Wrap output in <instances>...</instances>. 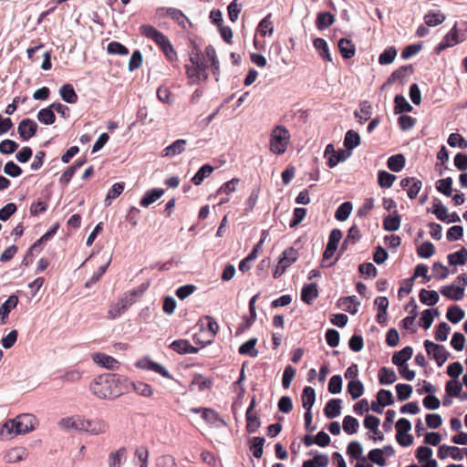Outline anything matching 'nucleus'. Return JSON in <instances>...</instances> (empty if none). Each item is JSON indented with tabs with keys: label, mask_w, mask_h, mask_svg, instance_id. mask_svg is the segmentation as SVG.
Returning a JSON list of instances; mask_svg holds the SVG:
<instances>
[{
	"label": "nucleus",
	"mask_w": 467,
	"mask_h": 467,
	"mask_svg": "<svg viewBox=\"0 0 467 467\" xmlns=\"http://www.w3.org/2000/svg\"><path fill=\"white\" fill-rule=\"evenodd\" d=\"M90 392L99 400H115L126 394L125 376L114 373H103L89 384Z\"/></svg>",
	"instance_id": "1"
},
{
	"label": "nucleus",
	"mask_w": 467,
	"mask_h": 467,
	"mask_svg": "<svg viewBox=\"0 0 467 467\" xmlns=\"http://www.w3.org/2000/svg\"><path fill=\"white\" fill-rule=\"evenodd\" d=\"M290 142V132L282 125L275 126L270 133L269 149L271 152L281 155L285 152Z\"/></svg>",
	"instance_id": "2"
},
{
	"label": "nucleus",
	"mask_w": 467,
	"mask_h": 467,
	"mask_svg": "<svg viewBox=\"0 0 467 467\" xmlns=\"http://www.w3.org/2000/svg\"><path fill=\"white\" fill-rule=\"evenodd\" d=\"M138 296L136 290L130 291L121 296L116 303L111 304L107 313V318L116 319L120 317L130 306L135 303V297Z\"/></svg>",
	"instance_id": "3"
},
{
	"label": "nucleus",
	"mask_w": 467,
	"mask_h": 467,
	"mask_svg": "<svg viewBox=\"0 0 467 467\" xmlns=\"http://www.w3.org/2000/svg\"><path fill=\"white\" fill-rule=\"evenodd\" d=\"M156 16L158 18H163L165 16L171 17L179 26L183 30H187L188 26H192L190 19L184 15V13L175 7H158L156 9Z\"/></svg>",
	"instance_id": "4"
},
{
	"label": "nucleus",
	"mask_w": 467,
	"mask_h": 467,
	"mask_svg": "<svg viewBox=\"0 0 467 467\" xmlns=\"http://www.w3.org/2000/svg\"><path fill=\"white\" fill-rule=\"evenodd\" d=\"M139 32L142 36L153 41L160 50L171 42L166 35L149 24L141 25L139 27Z\"/></svg>",
	"instance_id": "5"
},
{
	"label": "nucleus",
	"mask_w": 467,
	"mask_h": 467,
	"mask_svg": "<svg viewBox=\"0 0 467 467\" xmlns=\"http://www.w3.org/2000/svg\"><path fill=\"white\" fill-rule=\"evenodd\" d=\"M109 423L100 418H95L92 420L80 418V423H78V431H86L92 435L104 434L109 431Z\"/></svg>",
	"instance_id": "6"
},
{
	"label": "nucleus",
	"mask_w": 467,
	"mask_h": 467,
	"mask_svg": "<svg viewBox=\"0 0 467 467\" xmlns=\"http://www.w3.org/2000/svg\"><path fill=\"white\" fill-rule=\"evenodd\" d=\"M206 65L201 63L195 66L185 65V73L189 79V84H199L201 81H206L209 78L206 71Z\"/></svg>",
	"instance_id": "7"
},
{
	"label": "nucleus",
	"mask_w": 467,
	"mask_h": 467,
	"mask_svg": "<svg viewBox=\"0 0 467 467\" xmlns=\"http://www.w3.org/2000/svg\"><path fill=\"white\" fill-rule=\"evenodd\" d=\"M411 429V423L405 418L400 419L396 422V440L398 443L403 447L410 446L413 442V437L410 434L406 435V441L403 440V435L409 432Z\"/></svg>",
	"instance_id": "8"
},
{
	"label": "nucleus",
	"mask_w": 467,
	"mask_h": 467,
	"mask_svg": "<svg viewBox=\"0 0 467 467\" xmlns=\"http://www.w3.org/2000/svg\"><path fill=\"white\" fill-rule=\"evenodd\" d=\"M424 347L427 353L432 355L439 367L442 366L450 356L442 345L435 344L431 340H425Z\"/></svg>",
	"instance_id": "9"
},
{
	"label": "nucleus",
	"mask_w": 467,
	"mask_h": 467,
	"mask_svg": "<svg viewBox=\"0 0 467 467\" xmlns=\"http://www.w3.org/2000/svg\"><path fill=\"white\" fill-rule=\"evenodd\" d=\"M18 433L26 434L36 429L38 425L37 419L33 414H21L15 418Z\"/></svg>",
	"instance_id": "10"
},
{
	"label": "nucleus",
	"mask_w": 467,
	"mask_h": 467,
	"mask_svg": "<svg viewBox=\"0 0 467 467\" xmlns=\"http://www.w3.org/2000/svg\"><path fill=\"white\" fill-rule=\"evenodd\" d=\"M414 71L412 65H405L401 66L396 70H394L391 75L389 77L387 81L382 86V88H384L387 86H389L396 81H400L401 85H403L406 81V78L410 76Z\"/></svg>",
	"instance_id": "11"
},
{
	"label": "nucleus",
	"mask_w": 467,
	"mask_h": 467,
	"mask_svg": "<svg viewBox=\"0 0 467 467\" xmlns=\"http://www.w3.org/2000/svg\"><path fill=\"white\" fill-rule=\"evenodd\" d=\"M125 385L126 394L130 392L131 390L146 398L151 397L153 394V389L151 386L141 381H130L127 377H125Z\"/></svg>",
	"instance_id": "12"
},
{
	"label": "nucleus",
	"mask_w": 467,
	"mask_h": 467,
	"mask_svg": "<svg viewBox=\"0 0 467 467\" xmlns=\"http://www.w3.org/2000/svg\"><path fill=\"white\" fill-rule=\"evenodd\" d=\"M400 184L403 190L407 191V195L411 200L417 197L422 187L421 181L415 177L403 178Z\"/></svg>",
	"instance_id": "13"
},
{
	"label": "nucleus",
	"mask_w": 467,
	"mask_h": 467,
	"mask_svg": "<svg viewBox=\"0 0 467 467\" xmlns=\"http://www.w3.org/2000/svg\"><path fill=\"white\" fill-rule=\"evenodd\" d=\"M462 40L460 39L458 29L454 26L441 39V41L435 47L437 54L445 50L448 47H453L459 44Z\"/></svg>",
	"instance_id": "14"
},
{
	"label": "nucleus",
	"mask_w": 467,
	"mask_h": 467,
	"mask_svg": "<svg viewBox=\"0 0 467 467\" xmlns=\"http://www.w3.org/2000/svg\"><path fill=\"white\" fill-rule=\"evenodd\" d=\"M37 124L31 119H24L20 121L17 131L23 140H28L34 137L37 131Z\"/></svg>",
	"instance_id": "15"
},
{
	"label": "nucleus",
	"mask_w": 467,
	"mask_h": 467,
	"mask_svg": "<svg viewBox=\"0 0 467 467\" xmlns=\"http://www.w3.org/2000/svg\"><path fill=\"white\" fill-rule=\"evenodd\" d=\"M91 358L96 364L108 369L116 368L119 363L113 357L101 352L92 354Z\"/></svg>",
	"instance_id": "16"
},
{
	"label": "nucleus",
	"mask_w": 467,
	"mask_h": 467,
	"mask_svg": "<svg viewBox=\"0 0 467 467\" xmlns=\"http://www.w3.org/2000/svg\"><path fill=\"white\" fill-rule=\"evenodd\" d=\"M17 426L15 419L6 420L0 429V439L3 441H9L20 433L17 432Z\"/></svg>",
	"instance_id": "17"
},
{
	"label": "nucleus",
	"mask_w": 467,
	"mask_h": 467,
	"mask_svg": "<svg viewBox=\"0 0 467 467\" xmlns=\"http://www.w3.org/2000/svg\"><path fill=\"white\" fill-rule=\"evenodd\" d=\"M170 348L179 354H195L199 351L198 348L191 345L186 339L174 340Z\"/></svg>",
	"instance_id": "18"
},
{
	"label": "nucleus",
	"mask_w": 467,
	"mask_h": 467,
	"mask_svg": "<svg viewBox=\"0 0 467 467\" xmlns=\"http://www.w3.org/2000/svg\"><path fill=\"white\" fill-rule=\"evenodd\" d=\"M186 145V140H176L170 146L163 149L161 155L162 157H173L175 155L181 154L185 150Z\"/></svg>",
	"instance_id": "19"
},
{
	"label": "nucleus",
	"mask_w": 467,
	"mask_h": 467,
	"mask_svg": "<svg viewBox=\"0 0 467 467\" xmlns=\"http://www.w3.org/2000/svg\"><path fill=\"white\" fill-rule=\"evenodd\" d=\"M440 292L443 296L455 301L462 300L464 296V289L454 285H445Z\"/></svg>",
	"instance_id": "20"
},
{
	"label": "nucleus",
	"mask_w": 467,
	"mask_h": 467,
	"mask_svg": "<svg viewBox=\"0 0 467 467\" xmlns=\"http://www.w3.org/2000/svg\"><path fill=\"white\" fill-rule=\"evenodd\" d=\"M413 354V349L411 347L407 346L403 348L401 350L397 351L393 354L391 358V361L396 366L406 365L407 361L411 358Z\"/></svg>",
	"instance_id": "21"
},
{
	"label": "nucleus",
	"mask_w": 467,
	"mask_h": 467,
	"mask_svg": "<svg viewBox=\"0 0 467 467\" xmlns=\"http://www.w3.org/2000/svg\"><path fill=\"white\" fill-rule=\"evenodd\" d=\"M318 296L317 285L314 283L305 285L301 291V300L307 305H311Z\"/></svg>",
	"instance_id": "22"
},
{
	"label": "nucleus",
	"mask_w": 467,
	"mask_h": 467,
	"mask_svg": "<svg viewBox=\"0 0 467 467\" xmlns=\"http://www.w3.org/2000/svg\"><path fill=\"white\" fill-rule=\"evenodd\" d=\"M341 400L340 399H332L327 401L325 406L324 413L327 418L334 419L340 415L341 413Z\"/></svg>",
	"instance_id": "23"
},
{
	"label": "nucleus",
	"mask_w": 467,
	"mask_h": 467,
	"mask_svg": "<svg viewBox=\"0 0 467 467\" xmlns=\"http://www.w3.org/2000/svg\"><path fill=\"white\" fill-rule=\"evenodd\" d=\"M164 193L163 189L154 188L145 192L143 197L140 199V204L142 207H148L157 200H159Z\"/></svg>",
	"instance_id": "24"
},
{
	"label": "nucleus",
	"mask_w": 467,
	"mask_h": 467,
	"mask_svg": "<svg viewBox=\"0 0 467 467\" xmlns=\"http://www.w3.org/2000/svg\"><path fill=\"white\" fill-rule=\"evenodd\" d=\"M338 50L345 59H349L355 56V45L350 39L341 38L338 42Z\"/></svg>",
	"instance_id": "25"
},
{
	"label": "nucleus",
	"mask_w": 467,
	"mask_h": 467,
	"mask_svg": "<svg viewBox=\"0 0 467 467\" xmlns=\"http://www.w3.org/2000/svg\"><path fill=\"white\" fill-rule=\"evenodd\" d=\"M205 55L207 58L211 61V69L215 77L216 81L219 80V72H220V64L216 56V51L213 46H208L205 47Z\"/></svg>",
	"instance_id": "26"
},
{
	"label": "nucleus",
	"mask_w": 467,
	"mask_h": 467,
	"mask_svg": "<svg viewBox=\"0 0 467 467\" xmlns=\"http://www.w3.org/2000/svg\"><path fill=\"white\" fill-rule=\"evenodd\" d=\"M59 94L64 101L69 104L78 102V96L77 95L71 84H65L59 88Z\"/></svg>",
	"instance_id": "27"
},
{
	"label": "nucleus",
	"mask_w": 467,
	"mask_h": 467,
	"mask_svg": "<svg viewBox=\"0 0 467 467\" xmlns=\"http://www.w3.org/2000/svg\"><path fill=\"white\" fill-rule=\"evenodd\" d=\"M142 365L140 366L142 368L152 370L166 379H172V376L170 372L161 364L156 363L152 360L146 359L140 362Z\"/></svg>",
	"instance_id": "28"
},
{
	"label": "nucleus",
	"mask_w": 467,
	"mask_h": 467,
	"mask_svg": "<svg viewBox=\"0 0 467 467\" xmlns=\"http://www.w3.org/2000/svg\"><path fill=\"white\" fill-rule=\"evenodd\" d=\"M298 258V252L294 247L286 248L283 253L279 259V263L282 265H285L287 269L292 264H294Z\"/></svg>",
	"instance_id": "29"
},
{
	"label": "nucleus",
	"mask_w": 467,
	"mask_h": 467,
	"mask_svg": "<svg viewBox=\"0 0 467 467\" xmlns=\"http://www.w3.org/2000/svg\"><path fill=\"white\" fill-rule=\"evenodd\" d=\"M302 406L306 410H310L316 400V391L312 387H305L301 396Z\"/></svg>",
	"instance_id": "30"
},
{
	"label": "nucleus",
	"mask_w": 467,
	"mask_h": 467,
	"mask_svg": "<svg viewBox=\"0 0 467 467\" xmlns=\"http://www.w3.org/2000/svg\"><path fill=\"white\" fill-rule=\"evenodd\" d=\"M379 381L381 385H390L397 380V376L392 368L382 367L379 370Z\"/></svg>",
	"instance_id": "31"
},
{
	"label": "nucleus",
	"mask_w": 467,
	"mask_h": 467,
	"mask_svg": "<svg viewBox=\"0 0 467 467\" xmlns=\"http://www.w3.org/2000/svg\"><path fill=\"white\" fill-rule=\"evenodd\" d=\"M335 22V16L329 12H320L317 14L316 26L318 30H324Z\"/></svg>",
	"instance_id": "32"
},
{
	"label": "nucleus",
	"mask_w": 467,
	"mask_h": 467,
	"mask_svg": "<svg viewBox=\"0 0 467 467\" xmlns=\"http://www.w3.org/2000/svg\"><path fill=\"white\" fill-rule=\"evenodd\" d=\"M272 14H268L265 17H264L257 26V32L262 36H272L274 33V23L272 21Z\"/></svg>",
	"instance_id": "33"
},
{
	"label": "nucleus",
	"mask_w": 467,
	"mask_h": 467,
	"mask_svg": "<svg viewBox=\"0 0 467 467\" xmlns=\"http://www.w3.org/2000/svg\"><path fill=\"white\" fill-rule=\"evenodd\" d=\"M214 171V168L210 164H204L202 166L195 175L192 178V182L194 185H201L204 179L208 178L213 171Z\"/></svg>",
	"instance_id": "34"
},
{
	"label": "nucleus",
	"mask_w": 467,
	"mask_h": 467,
	"mask_svg": "<svg viewBox=\"0 0 467 467\" xmlns=\"http://www.w3.org/2000/svg\"><path fill=\"white\" fill-rule=\"evenodd\" d=\"M18 303V297L16 296H10L6 301L0 307V317L2 323H5V319L8 317L12 309H14Z\"/></svg>",
	"instance_id": "35"
},
{
	"label": "nucleus",
	"mask_w": 467,
	"mask_h": 467,
	"mask_svg": "<svg viewBox=\"0 0 467 467\" xmlns=\"http://www.w3.org/2000/svg\"><path fill=\"white\" fill-rule=\"evenodd\" d=\"M314 47L318 51L319 56L329 62H332V57L329 53L327 43L325 39L317 37L313 41Z\"/></svg>",
	"instance_id": "36"
},
{
	"label": "nucleus",
	"mask_w": 467,
	"mask_h": 467,
	"mask_svg": "<svg viewBox=\"0 0 467 467\" xmlns=\"http://www.w3.org/2000/svg\"><path fill=\"white\" fill-rule=\"evenodd\" d=\"M419 297L420 302L427 306H434L440 298L436 291L424 288L420 291Z\"/></svg>",
	"instance_id": "37"
},
{
	"label": "nucleus",
	"mask_w": 467,
	"mask_h": 467,
	"mask_svg": "<svg viewBox=\"0 0 467 467\" xmlns=\"http://www.w3.org/2000/svg\"><path fill=\"white\" fill-rule=\"evenodd\" d=\"M405 162L406 160L402 154H395L388 159L387 164L390 171L399 172L404 168Z\"/></svg>",
	"instance_id": "38"
},
{
	"label": "nucleus",
	"mask_w": 467,
	"mask_h": 467,
	"mask_svg": "<svg viewBox=\"0 0 467 467\" xmlns=\"http://www.w3.org/2000/svg\"><path fill=\"white\" fill-rule=\"evenodd\" d=\"M192 385L196 386L199 391H204L213 387V380L211 378H205L202 374H196L193 377Z\"/></svg>",
	"instance_id": "39"
},
{
	"label": "nucleus",
	"mask_w": 467,
	"mask_h": 467,
	"mask_svg": "<svg viewBox=\"0 0 467 467\" xmlns=\"http://www.w3.org/2000/svg\"><path fill=\"white\" fill-rule=\"evenodd\" d=\"M400 226V216L395 211V214L387 215L383 220V227L386 231L394 232L397 231Z\"/></svg>",
	"instance_id": "40"
},
{
	"label": "nucleus",
	"mask_w": 467,
	"mask_h": 467,
	"mask_svg": "<svg viewBox=\"0 0 467 467\" xmlns=\"http://www.w3.org/2000/svg\"><path fill=\"white\" fill-rule=\"evenodd\" d=\"M447 258L451 265H464L467 262V249L462 247L460 251L450 254Z\"/></svg>",
	"instance_id": "41"
},
{
	"label": "nucleus",
	"mask_w": 467,
	"mask_h": 467,
	"mask_svg": "<svg viewBox=\"0 0 467 467\" xmlns=\"http://www.w3.org/2000/svg\"><path fill=\"white\" fill-rule=\"evenodd\" d=\"M37 119L46 125H51L55 123L56 116L54 114L53 108H51V105L38 111Z\"/></svg>",
	"instance_id": "42"
},
{
	"label": "nucleus",
	"mask_w": 467,
	"mask_h": 467,
	"mask_svg": "<svg viewBox=\"0 0 467 467\" xmlns=\"http://www.w3.org/2000/svg\"><path fill=\"white\" fill-rule=\"evenodd\" d=\"M26 452L22 447H16L9 450L5 454V460L8 462H18L26 459Z\"/></svg>",
	"instance_id": "43"
},
{
	"label": "nucleus",
	"mask_w": 467,
	"mask_h": 467,
	"mask_svg": "<svg viewBox=\"0 0 467 467\" xmlns=\"http://www.w3.org/2000/svg\"><path fill=\"white\" fill-rule=\"evenodd\" d=\"M360 144V136L353 130L347 131L344 139V146L348 150H353Z\"/></svg>",
	"instance_id": "44"
},
{
	"label": "nucleus",
	"mask_w": 467,
	"mask_h": 467,
	"mask_svg": "<svg viewBox=\"0 0 467 467\" xmlns=\"http://www.w3.org/2000/svg\"><path fill=\"white\" fill-rule=\"evenodd\" d=\"M250 451L253 452V455L260 459L264 452V444L265 442V438L263 437H253L250 441Z\"/></svg>",
	"instance_id": "45"
},
{
	"label": "nucleus",
	"mask_w": 467,
	"mask_h": 467,
	"mask_svg": "<svg viewBox=\"0 0 467 467\" xmlns=\"http://www.w3.org/2000/svg\"><path fill=\"white\" fill-rule=\"evenodd\" d=\"M348 392L353 400H357L363 395L364 386L358 379L349 380L348 384Z\"/></svg>",
	"instance_id": "46"
},
{
	"label": "nucleus",
	"mask_w": 467,
	"mask_h": 467,
	"mask_svg": "<svg viewBox=\"0 0 467 467\" xmlns=\"http://www.w3.org/2000/svg\"><path fill=\"white\" fill-rule=\"evenodd\" d=\"M257 339L250 338L245 343L240 346L239 353L241 355H248L252 358H255L258 355V350L255 349Z\"/></svg>",
	"instance_id": "47"
},
{
	"label": "nucleus",
	"mask_w": 467,
	"mask_h": 467,
	"mask_svg": "<svg viewBox=\"0 0 467 467\" xmlns=\"http://www.w3.org/2000/svg\"><path fill=\"white\" fill-rule=\"evenodd\" d=\"M446 317L451 323L457 324L464 317V311L459 306H451L447 310Z\"/></svg>",
	"instance_id": "48"
},
{
	"label": "nucleus",
	"mask_w": 467,
	"mask_h": 467,
	"mask_svg": "<svg viewBox=\"0 0 467 467\" xmlns=\"http://www.w3.org/2000/svg\"><path fill=\"white\" fill-rule=\"evenodd\" d=\"M339 305L345 311H348L351 314H356L358 312L356 306L359 305V303L357 301V297L355 296H351L340 298Z\"/></svg>",
	"instance_id": "49"
},
{
	"label": "nucleus",
	"mask_w": 467,
	"mask_h": 467,
	"mask_svg": "<svg viewBox=\"0 0 467 467\" xmlns=\"http://www.w3.org/2000/svg\"><path fill=\"white\" fill-rule=\"evenodd\" d=\"M124 191V183L123 182H116L112 185V187L108 192V194L105 199V205L109 206L111 204V200L118 198L122 192Z\"/></svg>",
	"instance_id": "50"
},
{
	"label": "nucleus",
	"mask_w": 467,
	"mask_h": 467,
	"mask_svg": "<svg viewBox=\"0 0 467 467\" xmlns=\"http://www.w3.org/2000/svg\"><path fill=\"white\" fill-rule=\"evenodd\" d=\"M351 211L352 203L350 202H345L337 207L335 213V218L337 221L344 222L348 218Z\"/></svg>",
	"instance_id": "51"
},
{
	"label": "nucleus",
	"mask_w": 467,
	"mask_h": 467,
	"mask_svg": "<svg viewBox=\"0 0 467 467\" xmlns=\"http://www.w3.org/2000/svg\"><path fill=\"white\" fill-rule=\"evenodd\" d=\"M394 102V112L396 114L401 112H410L412 110L411 105L406 100V99L402 95H396Z\"/></svg>",
	"instance_id": "52"
},
{
	"label": "nucleus",
	"mask_w": 467,
	"mask_h": 467,
	"mask_svg": "<svg viewBox=\"0 0 467 467\" xmlns=\"http://www.w3.org/2000/svg\"><path fill=\"white\" fill-rule=\"evenodd\" d=\"M396 178L395 175L386 171H379L378 173V183L381 188H390Z\"/></svg>",
	"instance_id": "53"
},
{
	"label": "nucleus",
	"mask_w": 467,
	"mask_h": 467,
	"mask_svg": "<svg viewBox=\"0 0 467 467\" xmlns=\"http://www.w3.org/2000/svg\"><path fill=\"white\" fill-rule=\"evenodd\" d=\"M126 449L124 447L119 448L118 451H113L109 456V467H119L121 465L122 459L126 458Z\"/></svg>",
	"instance_id": "54"
},
{
	"label": "nucleus",
	"mask_w": 467,
	"mask_h": 467,
	"mask_svg": "<svg viewBox=\"0 0 467 467\" xmlns=\"http://www.w3.org/2000/svg\"><path fill=\"white\" fill-rule=\"evenodd\" d=\"M452 182L453 181L451 177L439 180L436 182L437 191L445 196H451L452 193Z\"/></svg>",
	"instance_id": "55"
},
{
	"label": "nucleus",
	"mask_w": 467,
	"mask_h": 467,
	"mask_svg": "<svg viewBox=\"0 0 467 467\" xmlns=\"http://www.w3.org/2000/svg\"><path fill=\"white\" fill-rule=\"evenodd\" d=\"M359 423L358 420L352 416H346L343 420V430L348 434H354L358 431Z\"/></svg>",
	"instance_id": "56"
},
{
	"label": "nucleus",
	"mask_w": 467,
	"mask_h": 467,
	"mask_svg": "<svg viewBox=\"0 0 467 467\" xmlns=\"http://www.w3.org/2000/svg\"><path fill=\"white\" fill-rule=\"evenodd\" d=\"M360 113L355 112V117L358 119L360 123L366 122L371 115V106L368 101H362L359 104Z\"/></svg>",
	"instance_id": "57"
},
{
	"label": "nucleus",
	"mask_w": 467,
	"mask_h": 467,
	"mask_svg": "<svg viewBox=\"0 0 467 467\" xmlns=\"http://www.w3.org/2000/svg\"><path fill=\"white\" fill-rule=\"evenodd\" d=\"M445 20V16L441 13L429 12L424 16L425 24L428 26H436Z\"/></svg>",
	"instance_id": "58"
},
{
	"label": "nucleus",
	"mask_w": 467,
	"mask_h": 467,
	"mask_svg": "<svg viewBox=\"0 0 467 467\" xmlns=\"http://www.w3.org/2000/svg\"><path fill=\"white\" fill-rule=\"evenodd\" d=\"M157 98L161 102L169 104V105L172 104L174 101V97H173L171 91L170 90V88L168 87H165V86H161L158 88Z\"/></svg>",
	"instance_id": "59"
},
{
	"label": "nucleus",
	"mask_w": 467,
	"mask_h": 467,
	"mask_svg": "<svg viewBox=\"0 0 467 467\" xmlns=\"http://www.w3.org/2000/svg\"><path fill=\"white\" fill-rule=\"evenodd\" d=\"M107 52L110 55L126 56L129 54V49L121 43L112 41L108 44Z\"/></svg>",
	"instance_id": "60"
},
{
	"label": "nucleus",
	"mask_w": 467,
	"mask_h": 467,
	"mask_svg": "<svg viewBox=\"0 0 467 467\" xmlns=\"http://www.w3.org/2000/svg\"><path fill=\"white\" fill-rule=\"evenodd\" d=\"M245 418H246L247 431L249 433L255 432L261 425L259 417L255 413H249V414L245 413Z\"/></svg>",
	"instance_id": "61"
},
{
	"label": "nucleus",
	"mask_w": 467,
	"mask_h": 467,
	"mask_svg": "<svg viewBox=\"0 0 467 467\" xmlns=\"http://www.w3.org/2000/svg\"><path fill=\"white\" fill-rule=\"evenodd\" d=\"M362 446L358 441H351L348 443L347 452L351 458L365 461L366 459L362 457Z\"/></svg>",
	"instance_id": "62"
},
{
	"label": "nucleus",
	"mask_w": 467,
	"mask_h": 467,
	"mask_svg": "<svg viewBox=\"0 0 467 467\" xmlns=\"http://www.w3.org/2000/svg\"><path fill=\"white\" fill-rule=\"evenodd\" d=\"M435 253V247L434 245L429 242L426 241L422 243L418 248H417V254L421 258H429L431 255H433Z\"/></svg>",
	"instance_id": "63"
},
{
	"label": "nucleus",
	"mask_w": 467,
	"mask_h": 467,
	"mask_svg": "<svg viewBox=\"0 0 467 467\" xmlns=\"http://www.w3.org/2000/svg\"><path fill=\"white\" fill-rule=\"evenodd\" d=\"M462 389V385L457 380H449L445 385L446 394L450 397H459Z\"/></svg>",
	"instance_id": "64"
}]
</instances>
